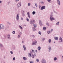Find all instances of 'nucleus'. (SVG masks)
Masks as SVG:
<instances>
[{"label":"nucleus","instance_id":"c03bdc74","mask_svg":"<svg viewBox=\"0 0 63 63\" xmlns=\"http://www.w3.org/2000/svg\"><path fill=\"white\" fill-rule=\"evenodd\" d=\"M34 62L32 61H31L30 63H33Z\"/></svg>","mask_w":63,"mask_h":63},{"label":"nucleus","instance_id":"4d7b16f0","mask_svg":"<svg viewBox=\"0 0 63 63\" xmlns=\"http://www.w3.org/2000/svg\"><path fill=\"white\" fill-rule=\"evenodd\" d=\"M2 3V1H0V4H1Z\"/></svg>","mask_w":63,"mask_h":63},{"label":"nucleus","instance_id":"37998d69","mask_svg":"<svg viewBox=\"0 0 63 63\" xmlns=\"http://www.w3.org/2000/svg\"><path fill=\"white\" fill-rule=\"evenodd\" d=\"M35 6H36V7H38V5H37V4L36 3L35 4Z\"/></svg>","mask_w":63,"mask_h":63},{"label":"nucleus","instance_id":"f257e3e1","mask_svg":"<svg viewBox=\"0 0 63 63\" xmlns=\"http://www.w3.org/2000/svg\"><path fill=\"white\" fill-rule=\"evenodd\" d=\"M50 19L51 21H52L54 20L55 19L53 17V15H51L50 16Z\"/></svg>","mask_w":63,"mask_h":63},{"label":"nucleus","instance_id":"2f4dec72","mask_svg":"<svg viewBox=\"0 0 63 63\" xmlns=\"http://www.w3.org/2000/svg\"><path fill=\"white\" fill-rule=\"evenodd\" d=\"M36 60L37 62H39V60L38 59H36Z\"/></svg>","mask_w":63,"mask_h":63},{"label":"nucleus","instance_id":"774afa93","mask_svg":"<svg viewBox=\"0 0 63 63\" xmlns=\"http://www.w3.org/2000/svg\"><path fill=\"white\" fill-rule=\"evenodd\" d=\"M54 43H55V42H54Z\"/></svg>","mask_w":63,"mask_h":63},{"label":"nucleus","instance_id":"69168bd1","mask_svg":"<svg viewBox=\"0 0 63 63\" xmlns=\"http://www.w3.org/2000/svg\"><path fill=\"white\" fill-rule=\"evenodd\" d=\"M55 14H57V13L56 12H55Z\"/></svg>","mask_w":63,"mask_h":63},{"label":"nucleus","instance_id":"1a4fd4ad","mask_svg":"<svg viewBox=\"0 0 63 63\" xmlns=\"http://www.w3.org/2000/svg\"><path fill=\"white\" fill-rule=\"evenodd\" d=\"M45 8H46V7L45 6H42L41 9V10H43L45 9Z\"/></svg>","mask_w":63,"mask_h":63},{"label":"nucleus","instance_id":"f03ea898","mask_svg":"<svg viewBox=\"0 0 63 63\" xmlns=\"http://www.w3.org/2000/svg\"><path fill=\"white\" fill-rule=\"evenodd\" d=\"M35 22V20H32L30 21V23L31 24H34Z\"/></svg>","mask_w":63,"mask_h":63},{"label":"nucleus","instance_id":"4c0bfd02","mask_svg":"<svg viewBox=\"0 0 63 63\" xmlns=\"http://www.w3.org/2000/svg\"><path fill=\"white\" fill-rule=\"evenodd\" d=\"M19 27L20 29H22V27H21V26H19Z\"/></svg>","mask_w":63,"mask_h":63},{"label":"nucleus","instance_id":"5701e85b","mask_svg":"<svg viewBox=\"0 0 63 63\" xmlns=\"http://www.w3.org/2000/svg\"><path fill=\"white\" fill-rule=\"evenodd\" d=\"M38 50H40V49H41V47H40V46H39L38 47Z\"/></svg>","mask_w":63,"mask_h":63},{"label":"nucleus","instance_id":"338daca9","mask_svg":"<svg viewBox=\"0 0 63 63\" xmlns=\"http://www.w3.org/2000/svg\"><path fill=\"white\" fill-rule=\"evenodd\" d=\"M33 8H35V7H33Z\"/></svg>","mask_w":63,"mask_h":63},{"label":"nucleus","instance_id":"052dcab7","mask_svg":"<svg viewBox=\"0 0 63 63\" xmlns=\"http://www.w3.org/2000/svg\"><path fill=\"white\" fill-rule=\"evenodd\" d=\"M8 24H10V23H9V22H8Z\"/></svg>","mask_w":63,"mask_h":63},{"label":"nucleus","instance_id":"20e7f679","mask_svg":"<svg viewBox=\"0 0 63 63\" xmlns=\"http://www.w3.org/2000/svg\"><path fill=\"white\" fill-rule=\"evenodd\" d=\"M42 63H47L46 62V60L44 59H42Z\"/></svg>","mask_w":63,"mask_h":63},{"label":"nucleus","instance_id":"a19ab883","mask_svg":"<svg viewBox=\"0 0 63 63\" xmlns=\"http://www.w3.org/2000/svg\"><path fill=\"white\" fill-rule=\"evenodd\" d=\"M10 53L11 54H13V52L12 51H10Z\"/></svg>","mask_w":63,"mask_h":63},{"label":"nucleus","instance_id":"2eb2a0df","mask_svg":"<svg viewBox=\"0 0 63 63\" xmlns=\"http://www.w3.org/2000/svg\"><path fill=\"white\" fill-rule=\"evenodd\" d=\"M7 37L8 39H9V40H10V39H11V37H10V35H8L7 36Z\"/></svg>","mask_w":63,"mask_h":63},{"label":"nucleus","instance_id":"603ef678","mask_svg":"<svg viewBox=\"0 0 63 63\" xmlns=\"http://www.w3.org/2000/svg\"><path fill=\"white\" fill-rule=\"evenodd\" d=\"M32 52H34V50L32 49Z\"/></svg>","mask_w":63,"mask_h":63},{"label":"nucleus","instance_id":"864d4df0","mask_svg":"<svg viewBox=\"0 0 63 63\" xmlns=\"http://www.w3.org/2000/svg\"><path fill=\"white\" fill-rule=\"evenodd\" d=\"M15 1H16V2H18V1H19V0H15Z\"/></svg>","mask_w":63,"mask_h":63},{"label":"nucleus","instance_id":"e2e57ef3","mask_svg":"<svg viewBox=\"0 0 63 63\" xmlns=\"http://www.w3.org/2000/svg\"><path fill=\"white\" fill-rule=\"evenodd\" d=\"M54 11V13H56V12H55V11Z\"/></svg>","mask_w":63,"mask_h":63},{"label":"nucleus","instance_id":"423d86ee","mask_svg":"<svg viewBox=\"0 0 63 63\" xmlns=\"http://www.w3.org/2000/svg\"><path fill=\"white\" fill-rule=\"evenodd\" d=\"M21 3L20 2H19L17 4V6L18 7H20L21 6Z\"/></svg>","mask_w":63,"mask_h":63},{"label":"nucleus","instance_id":"7ed1b4c3","mask_svg":"<svg viewBox=\"0 0 63 63\" xmlns=\"http://www.w3.org/2000/svg\"><path fill=\"white\" fill-rule=\"evenodd\" d=\"M4 26H3V25L1 24L0 25V30L1 29H4Z\"/></svg>","mask_w":63,"mask_h":63},{"label":"nucleus","instance_id":"cd10ccee","mask_svg":"<svg viewBox=\"0 0 63 63\" xmlns=\"http://www.w3.org/2000/svg\"><path fill=\"white\" fill-rule=\"evenodd\" d=\"M54 61H56V60H57V58L56 57H55L54 58Z\"/></svg>","mask_w":63,"mask_h":63},{"label":"nucleus","instance_id":"393cba45","mask_svg":"<svg viewBox=\"0 0 63 63\" xmlns=\"http://www.w3.org/2000/svg\"><path fill=\"white\" fill-rule=\"evenodd\" d=\"M41 4H42V5H43V4H44V2H43V1H41Z\"/></svg>","mask_w":63,"mask_h":63},{"label":"nucleus","instance_id":"f3484780","mask_svg":"<svg viewBox=\"0 0 63 63\" xmlns=\"http://www.w3.org/2000/svg\"><path fill=\"white\" fill-rule=\"evenodd\" d=\"M48 42L49 44H50L51 42V40L50 39H49L48 40Z\"/></svg>","mask_w":63,"mask_h":63},{"label":"nucleus","instance_id":"dca6fc26","mask_svg":"<svg viewBox=\"0 0 63 63\" xmlns=\"http://www.w3.org/2000/svg\"><path fill=\"white\" fill-rule=\"evenodd\" d=\"M12 49H16V47L15 46H13L12 47Z\"/></svg>","mask_w":63,"mask_h":63},{"label":"nucleus","instance_id":"79ce46f5","mask_svg":"<svg viewBox=\"0 0 63 63\" xmlns=\"http://www.w3.org/2000/svg\"><path fill=\"white\" fill-rule=\"evenodd\" d=\"M28 6H30V3H28Z\"/></svg>","mask_w":63,"mask_h":63},{"label":"nucleus","instance_id":"9d476101","mask_svg":"<svg viewBox=\"0 0 63 63\" xmlns=\"http://www.w3.org/2000/svg\"><path fill=\"white\" fill-rule=\"evenodd\" d=\"M39 23L40 25H42V21L41 20H39Z\"/></svg>","mask_w":63,"mask_h":63},{"label":"nucleus","instance_id":"bf43d9fd","mask_svg":"<svg viewBox=\"0 0 63 63\" xmlns=\"http://www.w3.org/2000/svg\"><path fill=\"white\" fill-rule=\"evenodd\" d=\"M34 55L35 56H36V55L35 54H34Z\"/></svg>","mask_w":63,"mask_h":63},{"label":"nucleus","instance_id":"5fc2aeb1","mask_svg":"<svg viewBox=\"0 0 63 63\" xmlns=\"http://www.w3.org/2000/svg\"><path fill=\"white\" fill-rule=\"evenodd\" d=\"M19 34H20V35H21V34H22V33H21V32H20Z\"/></svg>","mask_w":63,"mask_h":63},{"label":"nucleus","instance_id":"13d9d810","mask_svg":"<svg viewBox=\"0 0 63 63\" xmlns=\"http://www.w3.org/2000/svg\"><path fill=\"white\" fill-rule=\"evenodd\" d=\"M23 13H24V11H22Z\"/></svg>","mask_w":63,"mask_h":63},{"label":"nucleus","instance_id":"412c9836","mask_svg":"<svg viewBox=\"0 0 63 63\" xmlns=\"http://www.w3.org/2000/svg\"><path fill=\"white\" fill-rule=\"evenodd\" d=\"M29 56L30 57H31V53H29Z\"/></svg>","mask_w":63,"mask_h":63},{"label":"nucleus","instance_id":"6ab92c4d","mask_svg":"<svg viewBox=\"0 0 63 63\" xmlns=\"http://www.w3.org/2000/svg\"><path fill=\"white\" fill-rule=\"evenodd\" d=\"M45 40V38H42V40L41 41L42 42H44V41Z\"/></svg>","mask_w":63,"mask_h":63},{"label":"nucleus","instance_id":"58836bf2","mask_svg":"<svg viewBox=\"0 0 63 63\" xmlns=\"http://www.w3.org/2000/svg\"><path fill=\"white\" fill-rule=\"evenodd\" d=\"M12 33L13 34H15L16 33V32L15 31H13Z\"/></svg>","mask_w":63,"mask_h":63},{"label":"nucleus","instance_id":"ddd939ff","mask_svg":"<svg viewBox=\"0 0 63 63\" xmlns=\"http://www.w3.org/2000/svg\"><path fill=\"white\" fill-rule=\"evenodd\" d=\"M23 47L24 48V50H26V47H25V46L23 45Z\"/></svg>","mask_w":63,"mask_h":63},{"label":"nucleus","instance_id":"473e14b6","mask_svg":"<svg viewBox=\"0 0 63 63\" xmlns=\"http://www.w3.org/2000/svg\"><path fill=\"white\" fill-rule=\"evenodd\" d=\"M26 20L27 21L29 22V19H28V17L26 18Z\"/></svg>","mask_w":63,"mask_h":63},{"label":"nucleus","instance_id":"4be33fe9","mask_svg":"<svg viewBox=\"0 0 63 63\" xmlns=\"http://www.w3.org/2000/svg\"><path fill=\"white\" fill-rule=\"evenodd\" d=\"M0 47H3V45L2 44H0Z\"/></svg>","mask_w":63,"mask_h":63},{"label":"nucleus","instance_id":"b1692460","mask_svg":"<svg viewBox=\"0 0 63 63\" xmlns=\"http://www.w3.org/2000/svg\"><path fill=\"white\" fill-rule=\"evenodd\" d=\"M33 30V31H36V29L35 28V27H33L32 28Z\"/></svg>","mask_w":63,"mask_h":63},{"label":"nucleus","instance_id":"f704fd0d","mask_svg":"<svg viewBox=\"0 0 63 63\" xmlns=\"http://www.w3.org/2000/svg\"><path fill=\"white\" fill-rule=\"evenodd\" d=\"M46 24L47 26H49V23L48 22H47L46 23Z\"/></svg>","mask_w":63,"mask_h":63},{"label":"nucleus","instance_id":"a18cd8bd","mask_svg":"<svg viewBox=\"0 0 63 63\" xmlns=\"http://www.w3.org/2000/svg\"><path fill=\"white\" fill-rule=\"evenodd\" d=\"M15 59H16V58H15V57H14L13 58V60H14V61L15 60Z\"/></svg>","mask_w":63,"mask_h":63},{"label":"nucleus","instance_id":"3c124183","mask_svg":"<svg viewBox=\"0 0 63 63\" xmlns=\"http://www.w3.org/2000/svg\"><path fill=\"white\" fill-rule=\"evenodd\" d=\"M21 20H23V18L22 17H21Z\"/></svg>","mask_w":63,"mask_h":63},{"label":"nucleus","instance_id":"680f3d73","mask_svg":"<svg viewBox=\"0 0 63 63\" xmlns=\"http://www.w3.org/2000/svg\"><path fill=\"white\" fill-rule=\"evenodd\" d=\"M35 51H36V52H37V50H35Z\"/></svg>","mask_w":63,"mask_h":63},{"label":"nucleus","instance_id":"bb28decb","mask_svg":"<svg viewBox=\"0 0 63 63\" xmlns=\"http://www.w3.org/2000/svg\"><path fill=\"white\" fill-rule=\"evenodd\" d=\"M56 25H59V22H58L56 24Z\"/></svg>","mask_w":63,"mask_h":63},{"label":"nucleus","instance_id":"39448f33","mask_svg":"<svg viewBox=\"0 0 63 63\" xmlns=\"http://www.w3.org/2000/svg\"><path fill=\"white\" fill-rule=\"evenodd\" d=\"M37 41H35L34 42H32V46H34V45H36V44H37Z\"/></svg>","mask_w":63,"mask_h":63},{"label":"nucleus","instance_id":"ea45409f","mask_svg":"<svg viewBox=\"0 0 63 63\" xmlns=\"http://www.w3.org/2000/svg\"><path fill=\"white\" fill-rule=\"evenodd\" d=\"M22 16H25V15L24 13H23L22 14Z\"/></svg>","mask_w":63,"mask_h":63},{"label":"nucleus","instance_id":"e433bc0d","mask_svg":"<svg viewBox=\"0 0 63 63\" xmlns=\"http://www.w3.org/2000/svg\"><path fill=\"white\" fill-rule=\"evenodd\" d=\"M42 8V7H41V5H39V9H41Z\"/></svg>","mask_w":63,"mask_h":63},{"label":"nucleus","instance_id":"c9c22d12","mask_svg":"<svg viewBox=\"0 0 63 63\" xmlns=\"http://www.w3.org/2000/svg\"><path fill=\"white\" fill-rule=\"evenodd\" d=\"M41 32H40V31H39L38 32V34H39V35H41Z\"/></svg>","mask_w":63,"mask_h":63},{"label":"nucleus","instance_id":"4468645a","mask_svg":"<svg viewBox=\"0 0 63 63\" xmlns=\"http://www.w3.org/2000/svg\"><path fill=\"white\" fill-rule=\"evenodd\" d=\"M54 39L55 40L57 41L58 40V37H55Z\"/></svg>","mask_w":63,"mask_h":63},{"label":"nucleus","instance_id":"a878e982","mask_svg":"<svg viewBox=\"0 0 63 63\" xmlns=\"http://www.w3.org/2000/svg\"><path fill=\"white\" fill-rule=\"evenodd\" d=\"M32 14L33 15H35V14H36V12H35V11H34L32 12Z\"/></svg>","mask_w":63,"mask_h":63},{"label":"nucleus","instance_id":"6e6552de","mask_svg":"<svg viewBox=\"0 0 63 63\" xmlns=\"http://www.w3.org/2000/svg\"><path fill=\"white\" fill-rule=\"evenodd\" d=\"M57 3L59 5H60V2L59 0H57Z\"/></svg>","mask_w":63,"mask_h":63},{"label":"nucleus","instance_id":"6e6d98bb","mask_svg":"<svg viewBox=\"0 0 63 63\" xmlns=\"http://www.w3.org/2000/svg\"><path fill=\"white\" fill-rule=\"evenodd\" d=\"M22 44H23V43H24V42H23V41H22Z\"/></svg>","mask_w":63,"mask_h":63},{"label":"nucleus","instance_id":"72a5a7b5","mask_svg":"<svg viewBox=\"0 0 63 63\" xmlns=\"http://www.w3.org/2000/svg\"><path fill=\"white\" fill-rule=\"evenodd\" d=\"M1 63H5V62L3 60H2L1 61Z\"/></svg>","mask_w":63,"mask_h":63},{"label":"nucleus","instance_id":"0eeeda50","mask_svg":"<svg viewBox=\"0 0 63 63\" xmlns=\"http://www.w3.org/2000/svg\"><path fill=\"white\" fill-rule=\"evenodd\" d=\"M59 40V41H59V43H62V39L61 37H60V38Z\"/></svg>","mask_w":63,"mask_h":63},{"label":"nucleus","instance_id":"09e8293b","mask_svg":"<svg viewBox=\"0 0 63 63\" xmlns=\"http://www.w3.org/2000/svg\"><path fill=\"white\" fill-rule=\"evenodd\" d=\"M32 36L33 38H35V35H32Z\"/></svg>","mask_w":63,"mask_h":63},{"label":"nucleus","instance_id":"aec40b11","mask_svg":"<svg viewBox=\"0 0 63 63\" xmlns=\"http://www.w3.org/2000/svg\"><path fill=\"white\" fill-rule=\"evenodd\" d=\"M23 59L24 60H27V58L25 57H23Z\"/></svg>","mask_w":63,"mask_h":63},{"label":"nucleus","instance_id":"a211bd4d","mask_svg":"<svg viewBox=\"0 0 63 63\" xmlns=\"http://www.w3.org/2000/svg\"><path fill=\"white\" fill-rule=\"evenodd\" d=\"M49 50L48 51V52H50V51L51 50V47H49L48 48Z\"/></svg>","mask_w":63,"mask_h":63},{"label":"nucleus","instance_id":"7c9ffc66","mask_svg":"<svg viewBox=\"0 0 63 63\" xmlns=\"http://www.w3.org/2000/svg\"><path fill=\"white\" fill-rule=\"evenodd\" d=\"M33 26L35 28V27H37V25H36V24H33Z\"/></svg>","mask_w":63,"mask_h":63},{"label":"nucleus","instance_id":"c85d7f7f","mask_svg":"<svg viewBox=\"0 0 63 63\" xmlns=\"http://www.w3.org/2000/svg\"><path fill=\"white\" fill-rule=\"evenodd\" d=\"M32 58H34L35 57L34 56V55L32 54Z\"/></svg>","mask_w":63,"mask_h":63},{"label":"nucleus","instance_id":"8fccbe9b","mask_svg":"<svg viewBox=\"0 0 63 63\" xmlns=\"http://www.w3.org/2000/svg\"><path fill=\"white\" fill-rule=\"evenodd\" d=\"M18 38H20V35H18Z\"/></svg>","mask_w":63,"mask_h":63},{"label":"nucleus","instance_id":"de8ad7c7","mask_svg":"<svg viewBox=\"0 0 63 63\" xmlns=\"http://www.w3.org/2000/svg\"><path fill=\"white\" fill-rule=\"evenodd\" d=\"M45 29V30H46V27H43V29Z\"/></svg>","mask_w":63,"mask_h":63},{"label":"nucleus","instance_id":"9b49d317","mask_svg":"<svg viewBox=\"0 0 63 63\" xmlns=\"http://www.w3.org/2000/svg\"><path fill=\"white\" fill-rule=\"evenodd\" d=\"M19 18V16H18V14H17L16 16V19L17 20H18Z\"/></svg>","mask_w":63,"mask_h":63},{"label":"nucleus","instance_id":"c756f323","mask_svg":"<svg viewBox=\"0 0 63 63\" xmlns=\"http://www.w3.org/2000/svg\"><path fill=\"white\" fill-rule=\"evenodd\" d=\"M47 33L48 34H49V33H50V31H48L47 32Z\"/></svg>","mask_w":63,"mask_h":63},{"label":"nucleus","instance_id":"f8f14e48","mask_svg":"<svg viewBox=\"0 0 63 63\" xmlns=\"http://www.w3.org/2000/svg\"><path fill=\"white\" fill-rule=\"evenodd\" d=\"M27 15L28 16V17H29V18H30L31 17H30V16L29 15V12H28L27 13Z\"/></svg>","mask_w":63,"mask_h":63},{"label":"nucleus","instance_id":"0e129e2a","mask_svg":"<svg viewBox=\"0 0 63 63\" xmlns=\"http://www.w3.org/2000/svg\"><path fill=\"white\" fill-rule=\"evenodd\" d=\"M53 31V29H52L51 30V31Z\"/></svg>","mask_w":63,"mask_h":63},{"label":"nucleus","instance_id":"49530a36","mask_svg":"<svg viewBox=\"0 0 63 63\" xmlns=\"http://www.w3.org/2000/svg\"><path fill=\"white\" fill-rule=\"evenodd\" d=\"M47 0L48 2H50L51 1V0Z\"/></svg>","mask_w":63,"mask_h":63}]
</instances>
